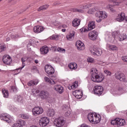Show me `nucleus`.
Instances as JSON below:
<instances>
[{
  "label": "nucleus",
  "mask_w": 127,
  "mask_h": 127,
  "mask_svg": "<svg viewBox=\"0 0 127 127\" xmlns=\"http://www.w3.org/2000/svg\"><path fill=\"white\" fill-rule=\"evenodd\" d=\"M90 51L92 55H96L97 56H101L102 55V49L98 48L96 46L93 47Z\"/></svg>",
  "instance_id": "5"
},
{
  "label": "nucleus",
  "mask_w": 127,
  "mask_h": 127,
  "mask_svg": "<svg viewBox=\"0 0 127 127\" xmlns=\"http://www.w3.org/2000/svg\"><path fill=\"white\" fill-rule=\"evenodd\" d=\"M77 87H78V83L77 82H75L74 84L71 86V89H74L75 88H77Z\"/></svg>",
  "instance_id": "47"
},
{
  "label": "nucleus",
  "mask_w": 127,
  "mask_h": 127,
  "mask_svg": "<svg viewBox=\"0 0 127 127\" xmlns=\"http://www.w3.org/2000/svg\"><path fill=\"white\" fill-rule=\"evenodd\" d=\"M88 62H89L90 63H93L94 62V59L92 58H88L87 59Z\"/></svg>",
  "instance_id": "51"
},
{
  "label": "nucleus",
  "mask_w": 127,
  "mask_h": 127,
  "mask_svg": "<svg viewBox=\"0 0 127 127\" xmlns=\"http://www.w3.org/2000/svg\"><path fill=\"white\" fill-rule=\"evenodd\" d=\"M102 19H102V18H99V19H96V21H97V22H101V21H102Z\"/></svg>",
  "instance_id": "63"
},
{
  "label": "nucleus",
  "mask_w": 127,
  "mask_h": 127,
  "mask_svg": "<svg viewBox=\"0 0 127 127\" xmlns=\"http://www.w3.org/2000/svg\"><path fill=\"white\" fill-rule=\"evenodd\" d=\"M49 7V5H45L41 6L39 7V9H38V11H40V10H45V9H47Z\"/></svg>",
  "instance_id": "31"
},
{
  "label": "nucleus",
  "mask_w": 127,
  "mask_h": 127,
  "mask_svg": "<svg viewBox=\"0 0 127 127\" xmlns=\"http://www.w3.org/2000/svg\"><path fill=\"white\" fill-rule=\"evenodd\" d=\"M88 4H85L83 6H81L80 7V8L81 9H82V10H83V9H87V8H88Z\"/></svg>",
  "instance_id": "52"
},
{
  "label": "nucleus",
  "mask_w": 127,
  "mask_h": 127,
  "mask_svg": "<svg viewBox=\"0 0 127 127\" xmlns=\"http://www.w3.org/2000/svg\"><path fill=\"white\" fill-rule=\"evenodd\" d=\"M72 11L74 12H84V11L83 10V9L82 8H73L72 9Z\"/></svg>",
  "instance_id": "39"
},
{
  "label": "nucleus",
  "mask_w": 127,
  "mask_h": 127,
  "mask_svg": "<svg viewBox=\"0 0 127 127\" xmlns=\"http://www.w3.org/2000/svg\"><path fill=\"white\" fill-rule=\"evenodd\" d=\"M126 18V14L124 12H121L118 14L115 20L119 21V22H123Z\"/></svg>",
  "instance_id": "12"
},
{
  "label": "nucleus",
  "mask_w": 127,
  "mask_h": 127,
  "mask_svg": "<svg viewBox=\"0 0 127 127\" xmlns=\"http://www.w3.org/2000/svg\"><path fill=\"white\" fill-rule=\"evenodd\" d=\"M10 36H9V34L8 36L5 37L6 41H9L10 40Z\"/></svg>",
  "instance_id": "55"
},
{
  "label": "nucleus",
  "mask_w": 127,
  "mask_h": 127,
  "mask_svg": "<svg viewBox=\"0 0 127 127\" xmlns=\"http://www.w3.org/2000/svg\"><path fill=\"white\" fill-rule=\"evenodd\" d=\"M39 90H37L36 89H33L32 90V93L33 94V95H34V96H36L37 95H38V93H39Z\"/></svg>",
  "instance_id": "40"
},
{
  "label": "nucleus",
  "mask_w": 127,
  "mask_h": 127,
  "mask_svg": "<svg viewBox=\"0 0 127 127\" xmlns=\"http://www.w3.org/2000/svg\"><path fill=\"white\" fill-rule=\"evenodd\" d=\"M17 101L19 103H22L23 102V98L20 96H17Z\"/></svg>",
  "instance_id": "44"
},
{
  "label": "nucleus",
  "mask_w": 127,
  "mask_h": 127,
  "mask_svg": "<svg viewBox=\"0 0 127 127\" xmlns=\"http://www.w3.org/2000/svg\"><path fill=\"white\" fill-rule=\"evenodd\" d=\"M76 46L78 50L82 51L85 49V45H84V43H83L81 41H77L76 42Z\"/></svg>",
  "instance_id": "15"
},
{
  "label": "nucleus",
  "mask_w": 127,
  "mask_h": 127,
  "mask_svg": "<svg viewBox=\"0 0 127 127\" xmlns=\"http://www.w3.org/2000/svg\"><path fill=\"white\" fill-rule=\"evenodd\" d=\"M104 75L103 73H98V70L96 68L91 69V80L96 83H100L104 80Z\"/></svg>",
  "instance_id": "1"
},
{
  "label": "nucleus",
  "mask_w": 127,
  "mask_h": 127,
  "mask_svg": "<svg viewBox=\"0 0 127 127\" xmlns=\"http://www.w3.org/2000/svg\"><path fill=\"white\" fill-rule=\"evenodd\" d=\"M2 61L6 65H10L12 62V59L8 55H4L2 58Z\"/></svg>",
  "instance_id": "9"
},
{
  "label": "nucleus",
  "mask_w": 127,
  "mask_h": 127,
  "mask_svg": "<svg viewBox=\"0 0 127 127\" xmlns=\"http://www.w3.org/2000/svg\"><path fill=\"white\" fill-rule=\"evenodd\" d=\"M21 118L22 119H26L29 118V116L27 114H22L21 115Z\"/></svg>",
  "instance_id": "45"
},
{
  "label": "nucleus",
  "mask_w": 127,
  "mask_h": 127,
  "mask_svg": "<svg viewBox=\"0 0 127 127\" xmlns=\"http://www.w3.org/2000/svg\"><path fill=\"white\" fill-rule=\"evenodd\" d=\"M57 50L58 52H60L61 53H65V51H66L65 49H64L61 47H59L57 49Z\"/></svg>",
  "instance_id": "42"
},
{
  "label": "nucleus",
  "mask_w": 127,
  "mask_h": 127,
  "mask_svg": "<svg viewBox=\"0 0 127 127\" xmlns=\"http://www.w3.org/2000/svg\"><path fill=\"white\" fill-rule=\"evenodd\" d=\"M11 111H12V112H16V111H17V109L14 107H13L11 108Z\"/></svg>",
  "instance_id": "59"
},
{
  "label": "nucleus",
  "mask_w": 127,
  "mask_h": 127,
  "mask_svg": "<svg viewBox=\"0 0 127 127\" xmlns=\"http://www.w3.org/2000/svg\"><path fill=\"white\" fill-rule=\"evenodd\" d=\"M9 36H10L12 39H16V38H18V37H19L18 35H14V34H9Z\"/></svg>",
  "instance_id": "38"
},
{
  "label": "nucleus",
  "mask_w": 127,
  "mask_h": 127,
  "mask_svg": "<svg viewBox=\"0 0 127 127\" xmlns=\"http://www.w3.org/2000/svg\"><path fill=\"white\" fill-rule=\"evenodd\" d=\"M96 28V23L94 21H89L88 25V30H92Z\"/></svg>",
  "instance_id": "22"
},
{
  "label": "nucleus",
  "mask_w": 127,
  "mask_h": 127,
  "mask_svg": "<svg viewBox=\"0 0 127 127\" xmlns=\"http://www.w3.org/2000/svg\"><path fill=\"white\" fill-rule=\"evenodd\" d=\"M6 49V46L5 45L2 44H0V52H3V51H5Z\"/></svg>",
  "instance_id": "34"
},
{
  "label": "nucleus",
  "mask_w": 127,
  "mask_h": 127,
  "mask_svg": "<svg viewBox=\"0 0 127 127\" xmlns=\"http://www.w3.org/2000/svg\"><path fill=\"white\" fill-rule=\"evenodd\" d=\"M107 17H108V13H107V12L105 11H101V16L100 17V18L104 19L105 18H107Z\"/></svg>",
  "instance_id": "35"
},
{
  "label": "nucleus",
  "mask_w": 127,
  "mask_h": 127,
  "mask_svg": "<svg viewBox=\"0 0 127 127\" xmlns=\"http://www.w3.org/2000/svg\"><path fill=\"white\" fill-rule=\"evenodd\" d=\"M101 14H102V11H97L95 13V16L96 17H98L99 18H101Z\"/></svg>",
  "instance_id": "41"
},
{
  "label": "nucleus",
  "mask_w": 127,
  "mask_h": 127,
  "mask_svg": "<svg viewBox=\"0 0 127 127\" xmlns=\"http://www.w3.org/2000/svg\"><path fill=\"white\" fill-rule=\"evenodd\" d=\"M121 3V2H118V1H114L113 4L114 6H116V5H120V4Z\"/></svg>",
  "instance_id": "54"
},
{
  "label": "nucleus",
  "mask_w": 127,
  "mask_h": 127,
  "mask_svg": "<svg viewBox=\"0 0 127 127\" xmlns=\"http://www.w3.org/2000/svg\"><path fill=\"white\" fill-rule=\"evenodd\" d=\"M40 51L41 54H47V53L49 52V49L48 48V47L44 46L40 49Z\"/></svg>",
  "instance_id": "25"
},
{
  "label": "nucleus",
  "mask_w": 127,
  "mask_h": 127,
  "mask_svg": "<svg viewBox=\"0 0 127 127\" xmlns=\"http://www.w3.org/2000/svg\"><path fill=\"white\" fill-rule=\"evenodd\" d=\"M2 92L4 98H8V91L6 89H3Z\"/></svg>",
  "instance_id": "30"
},
{
  "label": "nucleus",
  "mask_w": 127,
  "mask_h": 127,
  "mask_svg": "<svg viewBox=\"0 0 127 127\" xmlns=\"http://www.w3.org/2000/svg\"><path fill=\"white\" fill-rule=\"evenodd\" d=\"M55 114V110H54L53 109H49L47 112L48 117H54Z\"/></svg>",
  "instance_id": "24"
},
{
  "label": "nucleus",
  "mask_w": 127,
  "mask_h": 127,
  "mask_svg": "<svg viewBox=\"0 0 127 127\" xmlns=\"http://www.w3.org/2000/svg\"><path fill=\"white\" fill-rule=\"evenodd\" d=\"M111 125H113V126H115V125H118V118L111 121Z\"/></svg>",
  "instance_id": "46"
},
{
  "label": "nucleus",
  "mask_w": 127,
  "mask_h": 127,
  "mask_svg": "<svg viewBox=\"0 0 127 127\" xmlns=\"http://www.w3.org/2000/svg\"><path fill=\"white\" fill-rule=\"evenodd\" d=\"M81 20L78 18H75L72 21V25L74 27H77L80 25Z\"/></svg>",
  "instance_id": "23"
},
{
  "label": "nucleus",
  "mask_w": 127,
  "mask_h": 127,
  "mask_svg": "<svg viewBox=\"0 0 127 127\" xmlns=\"http://www.w3.org/2000/svg\"><path fill=\"white\" fill-rule=\"evenodd\" d=\"M45 70L47 74L49 75H52L55 72L54 68L50 65H47L45 66Z\"/></svg>",
  "instance_id": "11"
},
{
  "label": "nucleus",
  "mask_w": 127,
  "mask_h": 127,
  "mask_svg": "<svg viewBox=\"0 0 127 127\" xmlns=\"http://www.w3.org/2000/svg\"><path fill=\"white\" fill-rule=\"evenodd\" d=\"M52 50H53V51H57V47L55 46V47H51Z\"/></svg>",
  "instance_id": "60"
},
{
  "label": "nucleus",
  "mask_w": 127,
  "mask_h": 127,
  "mask_svg": "<svg viewBox=\"0 0 127 127\" xmlns=\"http://www.w3.org/2000/svg\"><path fill=\"white\" fill-rule=\"evenodd\" d=\"M115 77L116 79L120 80L121 82H125V83H127V80L126 79L125 74L120 72H117L115 74Z\"/></svg>",
  "instance_id": "3"
},
{
  "label": "nucleus",
  "mask_w": 127,
  "mask_h": 127,
  "mask_svg": "<svg viewBox=\"0 0 127 127\" xmlns=\"http://www.w3.org/2000/svg\"><path fill=\"white\" fill-rule=\"evenodd\" d=\"M86 30L87 29L84 28H82L81 29H80L81 32H85V31H86Z\"/></svg>",
  "instance_id": "62"
},
{
  "label": "nucleus",
  "mask_w": 127,
  "mask_h": 127,
  "mask_svg": "<svg viewBox=\"0 0 127 127\" xmlns=\"http://www.w3.org/2000/svg\"><path fill=\"white\" fill-rule=\"evenodd\" d=\"M125 125H126V121H125V120L118 118L117 125L119 127H123V126H125Z\"/></svg>",
  "instance_id": "27"
},
{
  "label": "nucleus",
  "mask_w": 127,
  "mask_h": 127,
  "mask_svg": "<svg viewBox=\"0 0 127 127\" xmlns=\"http://www.w3.org/2000/svg\"><path fill=\"white\" fill-rule=\"evenodd\" d=\"M0 118L1 120L3 121H5L7 123H11L12 121H13V118L10 117L9 115H7L6 114H1L0 115Z\"/></svg>",
  "instance_id": "7"
},
{
  "label": "nucleus",
  "mask_w": 127,
  "mask_h": 127,
  "mask_svg": "<svg viewBox=\"0 0 127 127\" xmlns=\"http://www.w3.org/2000/svg\"><path fill=\"white\" fill-rule=\"evenodd\" d=\"M73 95H74L76 99H81L83 96V92L81 90H75L73 92Z\"/></svg>",
  "instance_id": "16"
},
{
  "label": "nucleus",
  "mask_w": 127,
  "mask_h": 127,
  "mask_svg": "<svg viewBox=\"0 0 127 127\" xmlns=\"http://www.w3.org/2000/svg\"><path fill=\"white\" fill-rule=\"evenodd\" d=\"M68 67L69 69H71V70H76L77 68V64L75 63L69 64H68Z\"/></svg>",
  "instance_id": "28"
},
{
  "label": "nucleus",
  "mask_w": 127,
  "mask_h": 127,
  "mask_svg": "<svg viewBox=\"0 0 127 127\" xmlns=\"http://www.w3.org/2000/svg\"><path fill=\"white\" fill-rule=\"evenodd\" d=\"M54 124L57 126V127H62L64 126V124H65V121L62 117H60L57 119H56L54 121Z\"/></svg>",
  "instance_id": "8"
},
{
  "label": "nucleus",
  "mask_w": 127,
  "mask_h": 127,
  "mask_svg": "<svg viewBox=\"0 0 127 127\" xmlns=\"http://www.w3.org/2000/svg\"><path fill=\"white\" fill-rule=\"evenodd\" d=\"M54 90L57 91L59 94H62L64 92V88L61 85H56L54 87Z\"/></svg>",
  "instance_id": "20"
},
{
  "label": "nucleus",
  "mask_w": 127,
  "mask_h": 127,
  "mask_svg": "<svg viewBox=\"0 0 127 127\" xmlns=\"http://www.w3.org/2000/svg\"><path fill=\"white\" fill-rule=\"evenodd\" d=\"M119 93L120 94V95H122V94L124 93V90L123 89L120 88L118 90Z\"/></svg>",
  "instance_id": "57"
},
{
  "label": "nucleus",
  "mask_w": 127,
  "mask_h": 127,
  "mask_svg": "<svg viewBox=\"0 0 127 127\" xmlns=\"http://www.w3.org/2000/svg\"><path fill=\"white\" fill-rule=\"evenodd\" d=\"M126 39H127V35L126 34H123L119 36V40L120 41H124Z\"/></svg>",
  "instance_id": "36"
},
{
  "label": "nucleus",
  "mask_w": 127,
  "mask_h": 127,
  "mask_svg": "<svg viewBox=\"0 0 127 127\" xmlns=\"http://www.w3.org/2000/svg\"><path fill=\"white\" fill-rule=\"evenodd\" d=\"M70 115H71V111H67L64 114L65 117H70Z\"/></svg>",
  "instance_id": "50"
},
{
  "label": "nucleus",
  "mask_w": 127,
  "mask_h": 127,
  "mask_svg": "<svg viewBox=\"0 0 127 127\" xmlns=\"http://www.w3.org/2000/svg\"><path fill=\"white\" fill-rule=\"evenodd\" d=\"M122 60L124 62H127V56L123 57Z\"/></svg>",
  "instance_id": "56"
},
{
  "label": "nucleus",
  "mask_w": 127,
  "mask_h": 127,
  "mask_svg": "<svg viewBox=\"0 0 127 127\" xmlns=\"http://www.w3.org/2000/svg\"><path fill=\"white\" fill-rule=\"evenodd\" d=\"M39 83V80L38 79H34L30 81L28 83V86H35Z\"/></svg>",
  "instance_id": "26"
},
{
  "label": "nucleus",
  "mask_w": 127,
  "mask_h": 127,
  "mask_svg": "<svg viewBox=\"0 0 127 127\" xmlns=\"http://www.w3.org/2000/svg\"><path fill=\"white\" fill-rule=\"evenodd\" d=\"M87 119L91 124L97 125L101 122L102 117L97 113H89L87 115Z\"/></svg>",
  "instance_id": "2"
},
{
  "label": "nucleus",
  "mask_w": 127,
  "mask_h": 127,
  "mask_svg": "<svg viewBox=\"0 0 127 127\" xmlns=\"http://www.w3.org/2000/svg\"><path fill=\"white\" fill-rule=\"evenodd\" d=\"M97 9H98L97 8H90L87 12L89 14H93V13H95V11H97Z\"/></svg>",
  "instance_id": "32"
},
{
  "label": "nucleus",
  "mask_w": 127,
  "mask_h": 127,
  "mask_svg": "<svg viewBox=\"0 0 127 127\" xmlns=\"http://www.w3.org/2000/svg\"><path fill=\"white\" fill-rule=\"evenodd\" d=\"M44 30V28L43 27L41 26H35L33 28V31L35 33H40V32H42Z\"/></svg>",
  "instance_id": "19"
},
{
  "label": "nucleus",
  "mask_w": 127,
  "mask_h": 127,
  "mask_svg": "<svg viewBox=\"0 0 127 127\" xmlns=\"http://www.w3.org/2000/svg\"><path fill=\"white\" fill-rule=\"evenodd\" d=\"M63 110L64 111H68V110H69V106L66 105H64L63 106Z\"/></svg>",
  "instance_id": "48"
},
{
  "label": "nucleus",
  "mask_w": 127,
  "mask_h": 127,
  "mask_svg": "<svg viewBox=\"0 0 127 127\" xmlns=\"http://www.w3.org/2000/svg\"><path fill=\"white\" fill-rule=\"evenodd\" d=\"M39 96L42 100H46L49 97V93L47 91H41L39 93Z\"/></svg>",
  "instance_id": "13"
},
{
  "label": "nucleus",
  "mask_w": 127,
  "mask_h": 127,
  "mask_svg": "<svg viewBox=\"0 0 127 127\" xmlns=\"http://www.w3.org/2000/svg\"><path fill=\"white\" fill-rule=\"evenodd\" d=\"M53 25H55V26H58L60 25V24H61V23H60V22H59L58 21H56L55 22H53Z\"/></svg>",
  "instance_id": "49"
},
{
  "label": "nucleus",
  "mask_w": 127,
  "mask_h": 127,
  "mask_svg": "<svg viewBox=\"0 0 127 127\" xmlns=\"http://www.w3.org/2000/svg\"><path fill=\"white\" fill-rule=\"evenodd\" d=\"M12 90H13V91L14 92L16 91V87H15V86H13V87H12Z\"/></svg>",
  "instance_id": "64"
},
{
  "label": "nucleus",
  "mask_w": 127,
  "mask_h": 127,
  "mask_svg": "<svg viewBox=\"0 0 127 127\" xmlns=\"http://www.w3.org/2000/svg\"><path fill=\"white\" fill-rule=\"evenodd\" d=\"M108 47L110 50H112V51H115V50H118V47L116 46L115 45H109L108 46Z\"/></svg>",
  "instance_id": "37"
},
{
  "label": "nucleus",
  "mask_w": 127,
  "mask_h": 127,
  "mask_svg": "<svg viewBox=\"0 0 127 127\" xmlns=\"http://www.w3.org/2000/svg\"><path fill=\"white\" fill-rule=\"evenodd\" d=\"M94 94L97 96H101L104 92V87L102 86L96 85L94 88Z\"/></svg>",
  "instance_id": "6"
},
{
  "label": "nucleus",
  "mask_w": 127,
  "mask_h": 127,
  "mask_svg": "<svg viewBox=\"0 0 127 127\" xmlns=\"http://www.w3.org/2000/svg\"><path fill=\"white\" fill-rule=\"evenodd\" d=\"M24 126H25V122L23 120H20L17 123L14 124L12 127H23Z\"/></svg>",
  "instance_id": "18"
},
{
  "label": "nucleus",
  "mask_w": 127,
  "mask_h": 127,
  "mask_svg": "<svg viewBox=\"0 0 127 127\" xmlns=\"http://www.w3.org/2000/svg\"><path fill=\"white\" fill-rule=\"evenodd\" d=\"M21 61H22V67H20L18 69V70H22L23 68H24V66H25L24 65V62H25V60H24V59L23 58H22L21 59Z\"/></svg>",
  "instance_id": "43"
},
{
  "label": "nucleus",
  "mask_w": 127,
  "mask_h": 127,
  "mask_svg": "<svg viewBox=\"0 0 127 127\" xmlns=\"http://www.w3.org/2000/svg\"><path fill=\"white\" fill-rule=\"evenodd\" d=\"M32 112L33 113V116H38L39 115H41V114H43V108L39 107H35L33 108Z\"/></svg>",
  "instance_id": "4"
},
{
  "label": "nucleus",
  "mask_w": 127,
  "mask_h": 127,
  "mask_svg": "<svg viewBox=\"0 0 127 127\" xmlns=\"http://www.w3.org/2000/svg\"><path fill=\"white\" fill-rule=\"evenodd\" d=\"M117 32H114L112 34V37H113V38H116V37H117Z\"/></svg>",
  "instance_id": "58"
},
{
  "label": "nucleus",
  "mask_w": 127,
  "mask_h": 127,
  "mask_svg": "<svg viewBox=\"0 0 127 127\" xmlns=\"http://www.w3.org/2000/svg\"><path fill=\"white\" fill-rule=\"evenodd\" d=\"M104 73H105V74H107V75H109V76H111V74H112V73L108 70H104Z\"/></svg>",
  "instance_id": "53"
},
{
  "label": "nucleus",
  "mask_w": 127,
  "mask_h": 127,
  "mask_svg": "<svg viewBox=\"0 0 127 127\" xmlns=\"http://www.w3.org/2000/svg\"><path fill=\"white\" fill-rule=\"evenodd\" d=\"M40 124L42 127H46L49 124V119L47 117H43L40 120Z\"/></svg>",
  "instance_id": "14"
},
{
  "label": "nucleus",
  "mask_w": 127,
  "mask_h": 127,
  "mask_svg": "<svg viewBox=\"0 0 127 127\" xmlns=\"http://www.w3.org/2000/svg\"><path fill=\"white\" fill-rule=\"evenodd\" d=\"M113 6H114V5L109 4L107 6L106 8H107V9H109V10H110L111 12H115L116 11V10H115L114 8H113Z\"/></svg>",
  "instance_id": "33"
},
{
  "label": "nucleus",
  "mask_w": 127,
  "mask_h": 127,
  "mask_svg": "<svg viewBox=\"0 0 127 127\" xmlns=\"http://www.w3.org/2000/svg\"><path fill=\"white\" fill-rule=\"evenodd\" d=\"M44 80L45 82L49 83V84L52 85V86H54V85H56V82L55 81L53 80V79L51 78L47 77V76H45L44 77Z\"/></svg>",
  "instance_id": "21"
},
{
  "label": "nucleus",
  "mask_w": 127,
  "mask_h": 127,
  "mask_svg": "<svg viewBox=\"0 0 127 127\" xmlns=\"http://www.w3.org/2000/svg\"><path fill=\"white\" fill-rule=\"evenodd\" d=\"M60 37H61V36L55 34L51 36L50 38L53 40H59Z\"/></svg>",
  "instance_id": "29"
},
{
  "label": "nucleus",
  "mask_w": 127,
  "mask_h": 127,
  "mask_svg": "<svg viewBox=\"0 0 127 127\" xmlns=\"http://www.w3.org/2000/svg\"><path fill=\"white\" fill-rule=\"evenodd\" d=\"M89 38L90 40L95 41L98 37V32L96 30L91 31L88 34Z\"/></svg>",
  "instance_id": "10"
},
{
  "label": "nucleus",
  "mask_w": 127,
  "mask_h": 127,
  "mask_svg": "<svg viewBox=\"0 0 127 127\" xmlns=\"http://www.w3.org/2000/svg\"><path fill=\"white\" fill-rule=\"evenodd\" d=\"M80 127H90V126L89 125H87V124H82L80 126Z\"/></svg>",
  "instance_id": "61"
},
{
  "label": "nucleus",
  "mask_w": 127,
  "mask_h": 127,
  "mask_svg": "<svg viewBox=\"0 0 127 127\" xmlns=\"http://www.w3.org/2000/svg\"><path fill=\"white\" fill-rule=\"evenodd\" d=\"M75 31H71L69 32L68 34L66 35V39L69 41H72L74 39V36H75Z\"/></svg>",
  "instance_id": "17"
}]
</instances>
